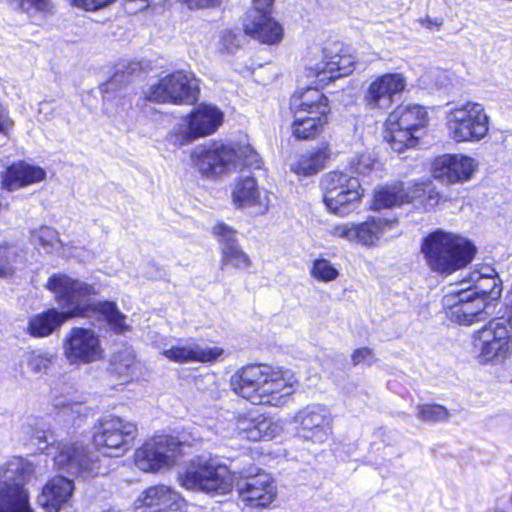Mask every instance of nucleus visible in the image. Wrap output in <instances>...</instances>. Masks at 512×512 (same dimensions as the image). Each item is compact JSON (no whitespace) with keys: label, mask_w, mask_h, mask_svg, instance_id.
I'll return each mask as SVG.
<instances>
[{"label":"nucleus","mask_w":512,"mask_h":512,"mask_svg":"<svg viewBox=\"0 0 512 512\" xmlns=\"http://www.w3.org/2000/svg\"><path fill=\"white\" fill-rule=\"evenodd\" d=\"M47 288L54 293L57 303L64 311L51 308L32 316L28 322L27 333L33 337H47L68 319L87 317L90 312L102 314L117 333H123L130 328L126 323V316L118 310L114 302L92 301L97 293L92 285L64 274H54L48 279Z\"/></svg>","instance_id":"1"},{"label":"nucleus","mask_w":512,"mask_h":512,"mask_svg":"<svg viewBox=\"0 0 512 512\" xmlns=\"http://www.w3.org/2000/svg\"><path fill=\"white\" fill-rule=\"evenodd\" d=\"M298 378L289 368L268 363L250 364L230 378L232 391L253 405L283 407L298 387Z\"/></svg>","instance_id":"2"},{"label":"nucleus","mask_w":512,"mask_h":512,"mask_svg":"<svg viewBox=\"0 0 512 512\" xmlns=\"http://www.w3.org/2000/svg\"><path fill=\"white\" fill-rule=\"evenodd\" d=\"M421 252L433 272L450 275L472 262L476 247L459 234L437 229L423 239Z\"/></svg>","instance_id":"3"},{"label":"nucleus","mask_w":512,"mask_h":512,"mask_svg":"<svg viewBox=\"0 0 512 512\" xmlns=\"http://www.w3.org/2000/svg\"><path fill=\"white\" fill-rule=\"evenodd\" d=\"M294 120L292 135L300 140L317 137L327 123L329 112L326 96L316 88H307L294 93L290 100Z\"/></svg>","instance_id":"4"},{"label":"nucleus","mask_w":512,"mask_h":512,"mask_svg":"<svg viewBox=\"0 0 512 512\" xmlns=\"http://www.w3.org/2000/svg\"><path fill=\"white\" fill-rule=\"evenodd\" d=\"M429 122L425 107L418 104H406L396 107L387 117L383 137L390 147L402 153L417 145L418 132Z\"/></svg>","instance_id":"5"},{"label":"nucleus","mask_w":512,"mask_h":512,"mask_svg":"<svg viewBox=\"0 0 512 512\" xmlns=\"http://www.w3.org/2000/svg\"><path fill=\"white\" fill-rule=\"evenodd\" d=\"M178 483L186 490L225 495L232 491L234 478L229 468L217 460L197 458L178 473Z\"/></svg>","instance_id":"6"},{"label":"nucleus","mask_w":512,"mask_h":512,"mask_svg":"<svg viewBox=\"0 0 512 512\" xmlns=\"http://www.w3.org/2000/svg\"><path fill=\"white\" fill-rule=\"evenodd\" d=\"M491 118L485 106L475 101L459 103L446 112L445 126L456 143H479L490 131Z\"/></svg>","instance_id":"7"},{"label":"nucleus","mask_w":512,"mask_h":512,"mask_svg":"<svg viewBox=\"0 0 512 512\" xmlns=\"http://www.w3.org/2000/svg\"><path fill=\"white\" fill-rule=\"evenodd\" d=\"M33 474V464L22 457L0 465V512H32L23 484Z\"/></svg>","instance_id":"8"},{"label":"nucleus","mask_w":512,"mask_h":512,"mask_svg":"<svg viewBox=\"0 0 512 512\" xmlns=\"http://www.w3.org/2000/svg\"><path fill=\"white\" fill-rule=\"evenodd\" d=\"M321 188L326 208L341 217L349 215L363 196L358 178L341 171L325 174L321 179Z\"/></svg>","instance_id":"9"},{"label":"nucleus","mask_w":512,"mask_h":512,"mask_svg":"<svg viewBox=\"0 0 512 512\" xmlns=\"http://www.w3.org/2000/svg\"><path fill=\"white\" fill-rule=\"evenodd\" d=\"M222 121L223 113L216 106L200 104L173 126L167 140L177 147L188 145L198 138L213 134Z\"/></svg>","instance_id":"10"},{"label":"nucleus","mask_w":512,"mask_h":512,"mask_svg":"<svg viewBox=\"0 0 512 512\" xmlns=\"http://www.w3.org/2000/svg\"><path fill=\"white\" fill-rule=\"evenodd\" d=\"M183 446L184 442L175 436L155 435L136 449L134 463L143 472L169 470L183 455Z\"/></svg>","instance_id":"11"},{"label":"nucleus","mask_w":512,"mask_h":512,"mask_svg":"<svg viewBox=\"0 0 512 512\" xmlns=\"http://www.w3.org/2000/svg\"><path fill=\"white\" fill-rule=\"evenodd\" d=\"M137 436V425L118 416H108L94 428L95 447L109 457L123 456Z\"/></svg>","instance_id":"12"},{"label":"nucleus","mask_w":512,"mask_h":512,"mask_svg":"<svg viewBox=\"0 0 512 512\" xmlns=\"http://www.w3.org/2000/svg\"><path fill=\"white\" fill-rule=\"evenodd\" d=\"M190 160L203 177L223 175L237 168L236 146L219 141L201 144L192 149Z\"/></svg>","instance_id":"13"},{"label":"nucleus","mask_w":512,"mask_h":512,"mask_svg":"<svg viewBox=\"0 0 512 512\" xmlns=\"http://www.w3.org/2000/svg\"><path fill=\"white\" fill-rule=\"evenodd\" d=\"M199 93L198 80L191 72L175 71L161 77L146 92L149 101L170 104H191Z\"/></svg>","instance_id":"14"},{"label":"nucleus","mask_w":512,"mask_h":512,"mask_svg":"<svg viewBox=\"0 0 512 512\" xmlns=\"http://www.w3.org/2000/svg\"><path fill=\"white\" fill-rule=\"evenodd\" d=\"M473 346L480 363L499 365L512 355V336L504 323L492 321L474 333Z\"/></svg>","instance_id":"15"},{"label":"nucleus","mask_w":512,"mask_h":512,"mask_svg":"<svg viewBox=\"0 0 512 512\" xmlns=\"http://www.w3.org/2000/svg\"><path fill=\"white\" fill-rule=\"evenodd\" d=\"M62 351L66 361L77 367L101 361L105 357L99 335L84 327H73L65 334Z\"/></svg>","instance_id":"16"},{"label":"nucleus","mask_w":512,"mask_h":512,"mask_svg":"<svg viewBox=\"0 0 512 512\" xmlns=\"http://www.w3.org/2000/svg\"><path fill=\"white\" fill-rule=\"evenodd\" d=\"M447 317L461 325H472L484 319L486 296L477 290L451 288L442 299Z\"/></svg>","instance_id":"17"},{"label":"nucleus","mask_w":512,"mask_h":512,"mask_svg":"<svg viewBox=\"0 0 512 512\" xmlns=\"http://www.w3.org/2000/svg\"><path fill=\"white\" fill-rule=\"evenodd\" d=\"M298 436L307 442L321 445L333 434V416L328 407L319 403L306 405L294 417Z\"/></svg>","instance_id":"18"},{"label":"nucleus","mask_w":512,"mask_h":512,"mask_svg":"<svg viewBox=\"0 0 512 512\" xmlns=\"http://www.w3.org/2000/svg\"><path fill=\"white\" fill-rule=\"evenodd\" d=\"M50 450H55L53 457L54 464L58 469H65L74 475L96 476L102 474L98 456L90 454L81 443H63L46 446Z\"/></svg>","instance_id":"19"},{"label":"nucleus","mask_w":512,"mask_h":512,"mask_svg":"<svg viewBox=\"0 0 512 512\" xmlns=\"http://www.w3.org/2000/svg\"><path fill=\"white\" fill-rule=\"evenodd\" d=\"M321 61L310 60L307 69L320 81L333 80L351 74L355 68V58L339 42L327 45L322 50Z\"/></svg>","instance_id":"20"},{"label":"nucleus","mask_w":512,"mask_h":512,"mask_svg":"<svg viewBox=\"0 0 512 512\" xmlns=\"http://www.w3.org/2000/svg\"><path fill=\"white\" fill-rule=\"evenodd\" d=\"M406 86L407 79L402 73L378 75L364 93V104L369 110L384 112L392 106L395 96L404 92Z\"/></svg>","instance_id":"21"},{"label":"nucleus","mask_w":512,"mask_h":512,"mask_svg":"<svg viewBox=\"0 0 512 512\" xmlns=\"http://www.w3.org/2000/svg\"><path fill=\"white\" fill-rule=\"evenodd\" d=\"M477 170V160L461 153L438 157L432 165L433 177L450 184L469 181Z\"/></svg>","instance_id":"22"},{"label":"nucleus","mask_w":512,"mask_h":512,"mask_svg":"<svg viewBox=\"0 0 512 512\" xmlns=\"http://www.w3.org/2000/svg\"><path fill=\"white\" fill-rule=\"evenodd\" d=\"M236 487L243 501L257 507H268L277 496L274 479L265 472L242 475Z\"/></svg>","instance_id":"23"},{"label":"nucleus","mask_w":512,"mask_h":512,"mask_svg":"<svg viewBox=\"0 0 512 512\" xmlns=\"http://www.w3.org/2000/svg\"><path fill=\"white\" fill-rule=\"evenodd\" d=\"M237 437L252 442L272 440L282 434L284 423L263 414L249 412L236 416Z\"/></svg>","instance_id":"24"},{"label":"nucleus","mask_w":512,"mask_h":512,"mask_svg":"<svg viewBox=\"0 0 512 512\" xmlns=\"http://www.w3.org/2000/svg\"><path fill=\"white\" fill-rule=\"evenodd\" d=\"M232 200L237 208H253L257 214H265L270 205L268 192L260 189L252 176H241L237 179Z\"/></svg>","instance_id":"25"},{"label":"nucleus","mask_w":512,"mask_h":512,"mask_svg":"<svg viewBox=\"0 0 512 512\" xmlns=\"http://www.w3.org/2000/svg\"><path fill=\"white\" fill-rule=\"evenodd\" d=\"M180 494L166 485H155L144 490L134 502L135 512H162L178 508Z\"/></svg>","instance_id":"26"},{"label":"nucleus","mask_w":512,"mask_h":512,"mask_svg":"<svg viewBox=\"0 0 512 512\" xmlns=\"http://www.w3.org/2000/svg\"><path fill=\"white\" fill-rule=\"evenodd\" d=\"M73 491L74 484L71 480L56 476L43 487L38 496V504L46 512H59L69 504Z\"/></svg>","instance_id":"27"},{"label":"nucleus","mask_w":512,"mask_h":512,"mask_svg":"<svg viewBox=\"0 0 512 512\" xmlns=\"http://www.w3.org/2000/svg\"><path fill=\"white\" fill-rule=\"evenodd\" d=\"M161 354L175 363L210 362L223 354L220 347H203L195 342L187 341L163 349Z\"/></svg>","instance_id":"28"},{"label":"nucleus","mask_w":512,"mask_h":512,"mask_svg":"<svg viewBox=\"0 0 512 512\" xmlns=\"http://www.w3.org/2000/svg\"><path fill=\"white\" fill-rule=\"evenodd\" d=\"M247 35L266 44H276L283 38V27L271 14H247L243 22Z\"/></svg>","instance_id":"29"},{"label":"nucleus","mask_w":512,"mask_h":512,"mask_svg":"<svg viewBox=\"0 0 512 512\" xmlns=\"http://www.w3.org/2000/svg\"><path fill=\"white\" fill-rule=\"evenodd\" d=\"M45 178L46 171L43 168L20 161L7 167L2 176V184L6 189L14 191L39 183Z\"/></svg>","instance_id":"30"},{"label":"nucleus","mask_w":512,"mask_h":512,"mask_svg":"<svg viewBox=\"0 0 512 512\" xmlns=\"http://www.w3.org/2000/svg\"><path fill=\"white\" fill-rule=\"evenodd\" d=\"M397 225L396 221L383 218H368L364 222L356 223L355 244L372 248L378 245L380 239L391 232Z\"/></svg>","instance_id":"31"},{"label":"nucleus","mask_w":512,"mask_h":512,"mask_svg":"<svg viewBox=\"0 0 512 512\" xmlns=\"http://www.w3.org/2000/svg\"><path fill=\"white\" fill-rule=\"evenodd\" d=\"M328 159V148L326 145H323L315 150L300 154L290 164V169L299 176H311L321 171Z\"/></svg>","instance_id":"32"},{"label":"nucleus","mask_w":512,"mask_h":512,"mask_svg":"<svg viewBox=\"0 0 512 512\" xmlns=\"http://www.w3.org/2000/svg\"><path fill=\"white\" fill-rule=\"evenodd\" d=\"M406 193V203H412L423 211L433 209L441 199L439 192L430 181L408 183Z\"/></svg>","instance_id":"33"},{"label":"nucleus","mask_w":512,"mask_h":512,"mask_svg":"<svg viewBox=\"0 0 512 512\" xmlns=\"http://www.w3.org/2000/svg\"><path fill=\"white\" fill-rule=\"evenodd\" d=\"M407 184L397 182L377 188L374 193L372 208L380 210L400 206L407 202Z\"/></svg>","instance_id":"34"},{"label":"nucleus","mask_w":512,"mask_h":512,"mask_svg":"<svg viewBox=\"0 0 512 512\" xmlns=\"http://www.w3.org/2000/svg\"><path fill=\"white\" fill-rule=\"evenodd\" d=\"M470 281L474 283V290L482 295L499 294L500 280L495 269L490 265H480L470 274Z\"/></svg>","instance_id":"35"},{"label":"nucleus","mask_w":512,"mask_h":512,"mask_svg":"<svg viewBox=\"0 0 512 512\" xmlns=\"http://www.w3.org/2000/svg\"><path fill=\"white\" fill-rule=\"evenodd\" d=\"M31 241L46 253H60L63 243L59 238V233L52 227L42 226L31 233Z\"/></svg>","instance_id":"36"},{"label":"nucleus","mask_w":512,"mask_h":512,"mask_svg":"<svg viewBox=\"0 0 512 512\" xmlns=\"http://www.w3.org/2000/svg\"><path fill=\"white\" fill-rule=\"evenodd\" d=\"M54 355L42 350H32L24 355V367L28 374L40 377L47 373Z\"/></svg>","instance_id":"37"},{"label":"nucleus","mask_w":512,"mask_h":512,"mask_svg":"<svg viewBox=\"0 0 512 512\" xmlns=\"http://www.w3.org/2000/svg\"><path fill=\"white\" fill-rule=\"evenodd\" d=\"M228 265L246 270L251 267L252 261L239 244L228 245L221 248V269L223 270Z\"/></svg>","instance_id":"38"},{"label":"nucleus","mask_w":512,"mask_h":512,"mask_svg":"<svg viewBox=\"0 0 512 512\" xmlns=\"http://www.w3.org/2000/svg\"><path fill=\"white\" fill-rule=\"evenodd\" d=\"M21 264V251L16 246L0 245V277L13 274Z\"/></svg>","instance_id":"39"},{"label":"nucleus","mask_w":512,"mask_h":512,"mask_svg":"<svg viewBox=\"0 0 512 512\" xmlns=\"http://www.w3.org/2000/svg\"><path fill=\"white\" fill-rule=\"evenodd\" d=\"M11 5L30 17L47 16L53 14L54 5L51 0H9Z\"/></svg>","instance_id":"40"},{"label":"nucleus","mask_w":512,"mask_h":512,"mask_svg":"<svg viewBox=\"0 0 512 512\" xmlns=\"http://www.w3.org/2000/svg\"><path fill=\"white\" fill-rule=\"evenodd\" d=\"M311 276L319 282H332L339 276L338 269L327 259L317 258L310 268Z\"/></svg>","instance_id":"41"},{"label":"nucleus","mask_w":512,"mask_h":512,"mask_svg":"<svg viewBox=\"0 0 512 512\" xmlns=\"http://www.w3.org/2000/svg\"><path fill=\"white\" fill-rule=\"evenodd\" d=\"M416 416L424 422H443L449 419L450 413L444 406L438 404H423L417 406Z\"/></svg>","instance_id":"42"},{"label":"nucleus","mask_w":512,"mask_h":512,"mask_svg":"<svg viewBox=\"0 0 512 512\" xmlns=\"http://www.w3.org/2000/svg\"><path fill=\"white\" fill-rule=\"evenodd\" d=\"M134 364L135 354L131 348H124L113 355L112 367L120 376L130 375Z\"/></svg>","instance_id":"43"},{"label":"nucleus","mask_w":512,"mask_h":512,"mask_svg":"<svg viewBox=\"0 0 512 512\" xmlns=\"http://www.w3.org/2000/svg\"><path fill=\"white\" fill-rule=\"evenodd\" d=\"M141 71V64L136 61H129L121 64L116 73L107 82V89H112L117 84L129 82L130 78Z\"/></svg>","instance_id":"44"},{"label":"nucleus","mask_w":512,"mask_h":512,"mask_svg":"<svg viewBox=\"0 0 512 512\" xmlns=\"http://www.w3.org/2000/svg\"><path fill=\"white\" fill-rule=\"evenodd\" d=\"M237 151V167L244 165L253 169H260L262 160L258 153L248 144H234Z\"/></svg>","instance_id":"45"},{"label":"nucleus","mask_w":512,"mask_h":512,"mask_svg":"<svg viewBox=\"0 0 512 512\" xmlns=\"http://www.w3.org/2000/svg\"><path fill=\"white\" fill-rule=\"evenodd\" d=\"M327 234L333 238L345 240L355 244L356 223L355 222H338L327 226Z\"/></svg>","instance_id":"46"},{"label":"nucleus","mask_w":512,"mask_h":512,"mask_svg":"<svg viewBox=\"0 0 512 512\" xmlns=\"http://www.w3.org/2000/svg\"><path fill=\"white\" fill-rule=\"evenodd\" d=\"M210 429L223 440L237 437L236 416L230 419L219 418L210 426Z\"/></svg>","instance_id":"47"},{"label":"nucleus","mask_w":512,"mask_h":512,"mask_svg":"<svg viewBox=\"0 0 512 512\" xmlns=\"http://www.w3.org/2000/svg\"><path fill=\"white\" fill-rule=\"evenodd\" d=\"M212 234L216 237L217 241L220 243V249L223 246H232L238 244L237 235L238 232L232 228L231 226L219 222L212 228Z\"/></svg>","instance_id":"48"},{"label":"nucleus","mask_w":512,"mask_h":512,"mask_svg":"<svg viewBox=\"0 0 512 512\" xmlns=\"http://www.w3.org/2000/svg\"><path fill=\"white\" fill-rule=\"evenodd\" d=\"M116 0H69V2L78 8L87 10V11H96L102 9Z\"/></svg>","instance_id":"49"},{"label":"nucleus","mask_w":512,"mask_h":512,"mask_svg":"<svg viewBox=\"0 0 512 512\" xmlns=\"http://www.w3.org/2000/svg\"><path fill=\"white\" fill-rule=\"evenodd\" d=\"M373 166V160L370 156L361 155L356 160L351 161V167L355 173L366 174Z\"/></svg>","instance_id":"50"},{"label":"nucleus","mask_w":512,"mask_h":512,"mask_svg":"<svg viewBox=\"0 0 512 512\" xmlns=\"http://www.w3.org/2000/svg\"><path fill=\"white\" fill-rule=\"evenodd\" d=\"M275 0H253L252 9L247 14H271Z\"/></svg>","instance_id":"51"},{"label":"nucleus","mask_w":512,"mask_h":512,"mask_svg":"<svg viewBox=\"0 0 512 512\" xmlns=\"http://www.w3.org/2000/svg\"><path fill=\"white\" fill-rule=\"evenodd\" d=\"M373 358L372 350L369 348H359L354 351L352 354V363L353 365H358L363 362H371Z\"/></svg>","instance_id":"52"},{"label":"nucleus","mask_w":512,"mask_h":512,"mask_svg":"<svg viewBox=\"0 0 512 512\" xmlns=\"http://www.w3.org/2000/svg\"><path fill=\"white\" fill-rule=\"evenodd\" d=\"M189 9H202L218 5L221 0H178Z\"/></svg>","instance_id":"53"},{"label":"nucleus","mask_w":512,"mask_h":512,"mask_svg":"<svg viewBox=\"0 0 512 512\" xmlns=\"http://www.w3.org/2000/svg\"><path fill=\"white\" fill-rule=\"evenodd\" d=\"M13 127V121L9 117L8 110L0 104V133H8Z\"/></svg>","instance_id":"54"},{"label":"nucleus","mask_w":512,"mask_h":512,"mask_svg":"<svg viewBox=\"0 0 512 512\" xmlns=\"http://www.w3.org/2000/svg\"><path fill=\"white\" fill-rule=\"evenodd\" d=\"M32 439L34 441V444L40 445L48 440V436L45 431H37L35 435L32 436Z\"/></svg>","instance_id":"55"},{"label":"nucleus","mask_w":512,"mask_h":512,"mask_svg":"<svg viewBox=\"0 0 512 512\" xmlns=\"http://www.w3.org/2000/svg\"><path fill=\"white\" fill-rule=\"evenodd\" d=\"M421 24L427 28H431L433 25L439 26L441 23H437L436 21H433L431 18L426 17L420 20Z\"/></svg>","instance_id":"56"},{"label":"nucleus","mask_w":512,"mask_h":512,"mask_svg":"<svg viewBox=\"0 0 512 512\" xmlns=\"http://www.w3.org/2000/svg\"><path fill=\"white\" fill-rule=\"evenodd\" d=\"M56 408H60V407H63V408H66L68 407L70 404L69 403H66V402H57L54 404Z\"/></svg>","instance_id":"57"},{"label":"nucleus","mask_w":512,"mask_h":512,"mask_svg":"<svg viewBox=\"0 0 512 512\" xmlns=\"http://www.w3.org/2000/svg\"><path fill=\"white\" fill-rule=\"evenodd\" d=\"M483 284H484L485 287H491L492 286L491 282H483Z\"/></svg>","instance_id":"58"}]
</instances>
